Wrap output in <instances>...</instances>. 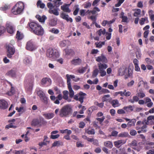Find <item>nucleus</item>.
Instances as JSON below:
<instances>
[{"label": "nucleus", "instance_id": "obj_1", "mask_svg": "<svg viewBox=\"0 0 154 154\" xmlns=\"http://www.w3.org/2000/svg\"><path fill=\"white\" fill-rule=\"evenodd\" d=\"M29 25L32 32L35 35L42 36L44 34V30L40 25L36 23L32 22L29 23Z\"/></svg>", "mask_w": 154, "mask_h": 154}, {"label": "nucleus", "instance_id": "obj_2", "mask_svg": "<svg viewBox=\"0 0 154 154\" xmlns=\"http://www.w3.org/2000/svg\"><path fill=\"white\" fill-rule=\"evenodd\" d=\"M72 113V109L70 106L67 105L63 106L60 110L59 116L61 117H67Z\"/></svg>", "mask_w": 154, "mask_h": 154}, {"label": "nucleus", "instance_id": "obj_3", "mask_svg": "<svg viewBox=\"0 0 154 154\" xmlns=\"http://www.w3.org/2000/svg\"><path fill=\"white\" fill-rule=\"evenodd\" d=\"M24 8L23 3L21 2H19L14 7L12 12L14 14H19L23 11Z\"/></svg>", "mask_w": 154, "mask_h": 154}, {"label": "nucleus", "instance_id": "obj_4", "mask_svg": "<svg viewBox=\"0 0 154 154\" xmlns=\"http://www.w3.org/2000/svg\"><path fill=\"white\" fill-rule=\"evenodd\" d=\"M46 56L48 57L52 58L55 59L59 56V54L56 50H53L52 48L48 49L47 51Z\"/></svg>", "mask_w": 154, "mask_h": 154}, {"label": "nucleus", "instance_id": "obj_5", "mask_svg": "<svg viewBox=\"0 0 154 154\" xmlns=\"http://www.w3.org/2000/svg\"><path fill=\"white\" fill-rule=\"evenodd\" d=\"M98 66L99 73L100 76L103 77L106 75V73L105 70L107 68L108 66L106 63H102L100 62L98 63Z\"/></svg>", "mask_w": 154, "mask_h": 154}, {"label": "nucleus", "instance_id": "obj_6", "mask_svg": "<svg viewBox=\"0 0 154 154\" xmlns=\"http://www.w3.org/2000/svg\"><path fill=\"white\" fill-rule=\"evenodd\" d=\"M86 95L85 93L80 91L79 94L74 96V99L76 100L79 101L82 103H83V99Z\"/></svg>", "mask_w": 154, "mask_h": 154}, {"label": "nucleus", "instance_id": "obj_7", "mask_svg": "<svg viewBox=\"0 0 154 154\" xmlns=\"http://www.w3.org/2000/svg\"><path fill=\"white\" fill-rule=\"evenodd\" d=\"M7 49V56L9 58H11L12 55L15 53V50L11 45H8L6 46Z\"/></svg>", "mask_w": 154, "mask_h": 154}, {"label": "nucleus", "instance_id": "obj_8", "mask_svg": "<svg viewBox=\"0 0 154 154\" xmlns=\"http://www.w3.org/2000/svg\"><path fill=\"white\" fill-rule=\"evenodd\" d=\"M36 45L32 40H30L27 42L26 46L27 50L33 51L36 49Z\"/></svg>", "mask_w": 154, "mask_h": 154}, {"label": "nucleus", "instance_id": "obj_9", "mask_svg": "<svg viewBox=\"0 0 154 154\" xmlns=\"http://www.w3.org/2000/svg\"><path fill=\"white\" fill-rule=\"evenodd\" d=\"M6 27L8 33L11 34L14 33L15 31L14 27L11 23L7 22L6 25Z\"/></svg>", "mask_w": 154, "mask_h": 154}, {"label": "nucleus", "instance_id": "obj_10", "mask_svg": "<svg viewBox=\"0 0 154 154\" xmlns=\"http://www.w3.org/2000/svg\"><path fill=\"white\" fill-rule=\"evenodd\" d=\"M50 98L51 100L54 101V103L55 104H59L60 103L59 100L62 99V96L61 94H59L56 97L54 96L51 95L50 96Z\"/></svg>", "mask_w": 154, "mask_h": 154}, {"label": "nucleus", "instance_id": "obj_11", "mask_svg": "<svg viewBox=\"0 0 154 154\" xmlns=\"http://www.w3.org/2000/svg\"><path fill=\"white\" fill-rule=\"evenodd\" d=\"M60 16L61 18L66 20L68 22H69L70 23H72L73 21L71 17H70L68 14H66L64 12L61 13Z\"/></svg>", "mask_w": 154, "mask_h": 154}, {"label": "nucleus", "instance_id": "obj_12", "mask_svg": "<svg viewBox=\"0 0 154 154\" xmlns=\"http://www.w3.org/2000/svg\"><path fill=\"white\" fill-rule=\"evenodd\" d=\"M96 60L97 61L102 62L103 63H106L107 62V60L106 57L103 55L102 54L100 56L96 57Z\"/></svg>", "mask_w": 154, "mask_h": 154}, {"label": "nucleus", "instance_id": "obj_13", "mask_svg": "<svg viewBox=\"0 0 154 154\" xmlns=\"http://www.w3.org/2000/svg\"><path fill=\"white\" fill-rule=\"evenodd\" d=\"M8 103L7 101L4 99L0 100V109H5L8 107Z\"/></svg>", "mask_w": 154, "mask_h": 154}, {"label": "nucleus", "instance_id": "obj_14", "mask_svg": "<svg viewBox=\"0 0 154 154\" xmlns=\"http://www.w3.org/2000/svg\"><path fill=\"white\" fill-rule=\"evenodd\" d=\"M71 63L74 65H80L82 62L81 59L78 57H75L71 61Z\"/></svg>", "mask_w": 154, "mask_h": 154}, {"label": "nucleus", "instance_id": "obj_15", "mask_svg": "<svg viewBox=\"0 0 154 154\" xmlns=\"http://www.w3.org/2000/svg\"><path fill=\"white\" fill-rule=\"evenodd\" d=\"M126 141L124 140H119L114 142V146L116 147L119 148L120 146L124 144Z\"/></svg>", "mask_w": 154, "mask_h": 154}, {"label": "nucleus", "instance_id": "obj_16", "mask_svg": "<svg viewBox=\"0 0 154 154\" xmlns=\"http://www.w3.org/2000/svg\"><path fill=\"white\" fill-rule=\"evenodd\" d=\"M42 85H46L47 86H49L51 84V80L48 78H44L42 79Z\"/></svg>", "mask_w": 154, "mask_h": 154}, {"label": "nucleus", "instance_id": "obj_17", "mask_svg": "<svg viewBox=\"0 0 154 154\" xmlns=\"http://www.w3.org/2000/svg\"><path fill=\"white\" fill-rule=\"evenodd\" d=\"M66 76L67 79V83L68 87H70L71 86V79H74L75 78V76L74 75H69L66 74Z\"/></svg>", "mask_w": 154, "mask_h": 154}, {"label": "nucleus", "instance_id": "obj_18", "mask_svg": "<svg viewBox=\"0 0 154 154\" xmlns=\"http://www.w3.org/2000/svg\"><path fill=\"white\" fill-rule=\"evenodd\" d=\"M128 145L132 148L135 150H136L137 151H139L140 149H137L135 147H136L137 146V141L135 140H134L132 141V142L128 144Z\"/></svg>", "mask_w": 154, "mask_h": 154}, {"label": "nucleus", "instance_id": "obj_19", "mask_svg": "<svg viewBox=\"0 0 154 154\" xmlns=\"http://www.w3.org/2000/svg\"><path fill=\"white\" fill-rule=\"evenodd\" d=\"M32 62V58L30 57H25L23 60V63L26 65L30 64Z\"/></svg>", "mask_w": 154, "mask_h": 154}, {"label": "nucleus", "instance_id": "obj_20", "mask_svg": "<svg viewBox=\"0 0 154 154\" xmlns=\"http://www.w3.org/2000/svg\"><path fill=\"white\" fill-rule=\"evenodd\" d=\"M35 17L39 22L41 23H44L45 20L47 18L45 15H43L41 17L39 15H37L35 16Z\"/></svg>", "mask_w": 154, "mask_h": 154}, {"label": "nucleus", "instance_id": "obj_21", "mask_svg": "<svg viewBox=\"0 0 154 154\" xmlns=\"http://www.w3.org/2000/svg\"><path fill=\"white\" fill-rule=\"evenodd\" d=\"M61 9L65 12L69 13L71 12V10L69 8V6L67 4L61 6Z\"/></svg>", "mask_w": 154, "mask_h": 154}, {"label": "nucleus", "instance_id": "obj_22", "mask_svg": "<svg viewBox=\"0 0 154 154\" xmlns=\"http://www.w3.org/2000/svg\"><path fill=\"white\" fill-rule=\"evenodd\" d=\"M58 10V9L57 8H55L54 9H51L49 10L48 12L51 14H53L56 16H58L59 15Z\"/></svg>", "mask_w": 154, "mask_h": 154}, {"label": "nucleus", "instance_id": "obj_23", "mask_svg": "<svg viewBox=\"0 0 154 154\" xmlns=\"http://www.w3.org/2000/svg\"><path fill=\"white\" fill-rule=\"evenodd\" d=\"M100 11V9L98 8L95 7L92 10H88L87 12L89 14L91 13L92 14H96L97 12H98Z\"/></svg>", "mask_w": 154, "mask_h": 154}, {"label": "nucleus", "instance_id": "obj_24", "mask_svg": "<svg viewBox=\"0 0 154 154\" xmlns=\"http://www.w3.org/2000/svg\"><path fill=\"white\" fill-rule=\"evenodd\" d=\"M63 96L62 97V98H63L64 99L67 100L68 102H70L71 100L69 99H68V95L69 94V92L67 91H64L63 92Z\"/></svg>", "mask_w": 154, "mask_h": 154}, {"label": "nucleus", "instance_id": "obj_25", "mask_svg": "<svg viewBox=\"0 0 154 154\" xmlns=\"http://www.w3.org/2000/svg\"><path fill=\"white\" fill-rule=\"evenodd\" d=\"M110 103L111 104L112 106L114 107H116L119 106L120 104L117 100H112Z\"/></svg>", "mask_w": 154, "mask_h": 154}, {"label": "nucleus", "instance_id": "obj_26", "mask_svg": "<svg viewBox=\"0 0 154 154\" xmlns=\"http://www.w3.org/2000/svg\"><path fill=\"white\" fill-rule=\"evenodd\" d=\"M136 120L135 119H132L129 121L127 123V127L130 128L132 126H134Z\"/></svg>", "mask_w": 154, "mask_h": 154}, {"label": "nucleus", "instance_id": "obj_27", "mask_svg": "<svg viewBox=\"0 0 154 154\" xmlns=\"http://www.w3.org/2000/svg\"><path fill=\"white\" fill-rule=\"evenodd\" d=\"M16 74V70L15 69H11L7 73V75L12 77H15Z\"/></svg>", "mask_w": 154, "mask_h": 154}, {"label": "nucleus", "instance_id": "obj_28", "mask_svg": "<svg viewBox=\"0 0 154 154\" xmlns=\"http://www.w3.org/2000/svg\"><path fill=\"white\" fill-rule=\"evenodd\" d=\"M145 22L146 23H148L149 22L147 17L142 18L140 20L139 23L141 25H142L144 24Z\"/></svg>", "mask_w": 154, "mask_h": 154}, {"label": "nucleus", "instance_id": "obj_29", "mask_svg": "<svg viewBox=\"0 0 154 154\" xmlns=\"http://www.w3.org/2000/svg\"><path fill=\"white\" fill-rule=\"evenodd\" d=\"M43 116L47 119H50L53 118L54 116L53 113L44 114Z\"/></svg>", "mask_w": 154, "mask_h": 154}, {"label": "nucleus", "instance_id": "obj_30", "mask_svg": "<svg viewBox=\"0 0 154 154\" xmlns=\"http://www.w3.org/2000/svg\"><path fill=\"white\" fill-rule=\"evenodd\" d=\"M104 145L105 146L110 148H112L113 146L112 142L109 141L104 142Z\"/></svg>", "mask_w": 154, "mask_h": 154}, {"label": "nucleus", "instance_id": "obj_31", "mask_svg": "<svg viewBox=\"0 0 154 154\" xmlns=\"http://www.w3.org/2000/svg\"><path fill=\"white\" fill-rule=\"evenodd\" d=\"M139 100V98L137 96H134L133 97L132 99L128 100V102L133 103L135 102H137Z\"/></svg>", "mask_w": 154, "mask_h": 154}, {"label": "nucleus", "instance_id": "obj_32", "mask_svg": "<svg viewBox=\"0 0 154 154\" xmlns=\"http://www.w3.org/2000/svg\"><path fill=\"white\" fill-rule=\"evenodd\" d=\"M126 69V68H125L124 67L119 68V75L120 76H122L124 75Z\"/></svg>", "mask_w": 154, "mask_h": 154}, {"label": "nucleus", "instance_id": "obj_33", "mask_svg": "<svg viewBox=\"0 0 154 154\" xmlns=\"http://www.w3.org/2000/svg\"><path fill=\"white\" fill-rule=\"evenodd\" d=\"M23 37V34L19 31H17L16 34V38L18 40H21Z\"/></svg>", "mask_w": 154, "mask_h": 154}, {"label": "nucleus", "instance_id": "obj_34", "mask_svg": "<svg viewBox=\"0 0 154 154\" xmlns=\"http://www.w3.org/2000/svg\"><path fill=\"white\" fill-rule=\"evenodd\" d=\"M96 33L99 36H101L102 35H104L106 33V30L105 29H100L99 30L97 31V32Z\"/></svg>", "mask_w": 154, "mask_h": 154}, {"label": "nucleus", "instance_id": "obj_35", "mask_svg": "<svg viewBox=\"0 0 154 154\" xmlns=\"http://www.w3.org/2000/svg\"><path fill=\"white\" fill-rule=\"evenodd\" d=\"M123 109L126 110L127 112H130V111H132L133 110L132 106L131 105L127 106H125L123 108Z\"/></svg>", "mask_w": 154, "mask_h": 154}, {"label": "nucleus", "instance_id": "obj_36", "mask_svg": "<svg viewBox=\"0 0 154 154\" xmlns=\"http://www.w3.org/2000/svg\"><path fill=\"white\" fill-rule=\"evenodd\" d=\"M69 91V96L70 98H72L73 97H74V92L72 90V86L68 87Z\"/></svg>", "mask_w": 154, "mask_h": 154}, {"label": "nucleus", "instance_id": "obj_37", "mask_svg": "<svg viewBox=\"0 0 154 154\" xmlns=\"http://www.w3.org/2000/svg\"><path fill=\"white\" fill-rule=\"evenodd\" d=\"M37 5L38 7H39L41 8H43L45 6V4L40 0H38V1L37 3Z\"/></svg>", "mask_w": 154, "mask_h": 154}, {"label": "nucleus", "instance_id": "obj_38", "mask_svg": "<svg viewBox=\"0 0 154 154\" xmlns=\"http://www.w3.org/2000/svg\"><path fill=\"white\" fill-rule=\"evenodd\" d=\"M32 125L34 126L38 125H39V126L41 125V124H40L39 121L38 119H34L33 120L32 123Z\"/></svg>", "mask_w": 154, "mask_h": 154}, {"label": "nucleus", "instance_id": "obj_39", "mask_svg": "<svg viewBox=\"0 0 154 154\" xmlns=\"http://www.w3.org/2000/svg\"><path fill=\"white\" fill-rule=\"evenodd\" d=\"M61 1V0H56V1H54L53 2L54 3V6L56 7H57L62 4L63 2Z\"/></svg>", "mask_w": 154, "mask_h": 154}, {"label": "nucleus", "instance_id": "obj_40", "mask_svg": "<svg viewBox=\"0 0 154 154\" xmlns=\"http://www.w3.org/2000/svg\"><path fill=\"white\" fill-rule=\"evenodd\" d=\"M88 134H94L95 133V130L94 129H88L86 131Z\"/></svg>", "mask_w": 154, "mask_h": 154}, {"label": "nucleus", "instance_id": "obj_41", "mask_svg": "<svg viewBox=\"0 0 154 154\" xmlns=\"http://www.w3.org/2000/svg\"><path fill=\"white\" fill-rule=\"evenodd\" d=\"M135 11L134 14V16L135 17H137L138 15L141 14V10L139 9H135Z\"/></svg>", "mask_w": 154, "mask_h": 154}, {"label": "nucleus", "instance_id": "obj_42", "mask_svg": "<svg viewBox=\"0 0 154 154\" xmlns=\"http://www.w3.org/2000/svg\"><path fill=\"white\" fill-rule=\"evenodd\" d=\"M95 44L96 45V47L100 48H101L102 46L105 44V42L95 43Z\"/></svg>", "mask_w": 154, "mask_h": 154}, {"label": "nucleus", "instance_id": "obj_43", "mask_svg": "<svg viewBox=\"0 0 154 154\" xmlns=\"http://www.w3.org/2000/svg\"><path fill=\"white\" fill-rule=\"evenodd\" d=\"M40 99L45 104H47L48 103V98L45 95L41 98Z\"/></svg>", "mask_w": 154, "mask_h": 154}, {"label": "nucleus", "instance_id": "obj_44", "mask_svg": "<svg viewBox=\"0 0 154 154\" xmlns=\"http://www.w3.org/2000/svg\"><path fill=\"white\" fill-rule=\"evenodd\" d=\"M37 94L39 96L40 98L45 95V93L41 90L38 91L37 92Z\"/></svg>", "mask_w": 154, "mask_h": 154}, {"label": "nucleus", "instance_id": "obj_45", "mask_svg": "<svg viewBox=\"0 0 154 154\" xmlns=\"http://www.w3.org/2000/svg\"><path fill=\"white\" fill-rule=\"evenodd\" d=\"M67 41L63 40L61 41L60 43V45L61 47H64L66 45Z\"/></svg>", "mask_w": 154, "mask_h": 154}, {"label": "nucleus", "instance_id": "obj_46", "mask_svg": "<svg viewBox=\"0 0 154 154\" xmlns=\"http://www.w3.org/2000/svg\"><path fill=\"white\" fill-rule=\"evenodd\" d=\"M65 51L66 54L67 55H69L73 52V51L72 49L67 48H66L65 50Z\"/></svg>", "mask_w": 154, "mask_h": 154}, {"label": "nucleus", "instance_id": "obj_47", "mask_svg": "<svg viewBox=\"0 0 154 154\" xmlns=\"http://www.w3.org/2000/svg\"><path fill=\"white\" fill-rule=\"evenodd\" d=\"M137 95L138 97H140V98L141 99L143 98L145 96V94L142 91H140L138 93Z\"/></svg>", "mask_w": 154, "mask_h": 154}, {"label": "nucleus", "instance_id": "obj_48", "mask_svg": "<svg viewBox=\"0 0 154 154\" xmlns=\"http://www.w3.org/2000/svg\"><path fill=\"white\" fill-rule=\"evenodd\" d=\"M33 81H32L30 83L29 85V86H26V88L29 91L31 90L32 89L33 87Z\"/></svg>", "mask_w": 154, "mask_h": 154}, {"label": "nucleus", "instance_id": "obj_49", "mask_svg": "<svg viewBox=\"0 0 154 154\" xmlns=\"http://www.w3.org/2000/svg\"><path fill=\"white\" fill-rule=\"evenodd\" d=\"M120 17L122 19V22L125 23H128V18L127 17L125 16H122Z\"/></svg>", "mask_w": 154, "mask_h": 154}, {"label": "nucleus", "instance_id": "obj_50", "mask_svg": "<svg viewBox=\"0 0 154 154\" xmlns=\"http://www.w3.org/2000/svg\"><path fill=\"white\" fill-rule=\"evenodd\" d=\"M62 143L60 141H56L52 144L53 146H59Z\"/></svg>", "mask_w": 154, "mask_h": 154}, {"label": "nucleus", "instance_id": "obj_51", "mask_svg": "<svg viewBox=\"0 0 154 154\" xmlns=\"http://www.w3.org/2000/svg\"><path fill=\"white\" fill-rule=\"evenodd\" d=\"M16 128V126L13 125L12 123H11L5 126V128L8 129L9 128Z\"/></svg>", "mask_w": 154, "mask_h": 154}, {"label": "nucleus", "instance_id": "obj_52", "mask_svg": "<svg viewBox=\"0 0 154 154\" xmlns=\"http://www.w3.org/2000/svg\"><path fill=\"white\" fill-rule=\"evenodd\" d=\"M87 69L86 67H82L79 69L78 70V72L80 73H84Z\"/></svg>", "mask_w": 154, "mask_h": 154}, {"label": "nucleus", "instance_id": "obj_53", "mask_svg": "<svg viewBox=\"0 0 154 154\" xmlns=\"http://www.w3.org/2000/svg\"><path fill=\"white\" fill-rule=\"evenodd\" d=\"M5 31V29L3 26H0V36L4 33Z\"/></svg>", "mask_w": 154, "mask_h": 154}, {"label": "nucleus", "instance_id": "obj_54", "mask_svg": "<svg viewBox=\"0 0 154 154\" xmlns=\"http://www.w3.org/2000/svg\"><path fill=\"white\" fill-rule=\"evenodd\" d=\"M128 134L126 132H123L119 134V136L121 137H126L128 136Z\"/></svg>", "mask_w": 154, "mask_h": 154}, {"label": "nucleus", "instance_id": "obj_55", "mask_svg": "<svg viewBox=\"0 0 154 154\" xmlns=\"http://www.w3.org/2000/svg\"><path fill=\"white\" fill-rule=\"evenodd\" d=\"M60 136V135L59 134H51L50 136V138L53 139H54L58 138Z\"/></svg>", "mask_w": 154, "mask_h": 154}, {"label": "nucleus", "instance_id": "obj_56", "mask_svg": "<svg viewBox=\"0 0 154 154\" xmlns=\"http://www.w3.org/2000/svg\"><path fill=\"white\" fill-rule=\"evenodd\" d=\"M47 6L48 8L49 9H53L54 8V6H55L51 2L48 3L47 4Z\"/></svg>", "mask_w": 154, "mask_h": 154}, {"label": "nucleus", "instance_id": "obj_57", "mask_svg": "<svg viewBox=\"0 0 154 154\" xmlns=\"http://www.w3.org/2000/svg\"><path fill=\"white\" fill-rule=\"evenodd\" d=\"M124 1L125 0H119L118 3L115 5V6L116 7H119L120 6L121 4H122Z\"/></svg>", "mask_w": 154, "mask_h": 154}, {"label": "nucleus", "instance_id": "obj_58", "mask_svg": "<svg viewBox=\"0 0 154 154\" xmlns=\"http://www.w3.org/2000/svg\"><path fill=\"white\" fill-rule=\"evenodd\" d=\"M98 72H99V71L97 69H95L93 71L92 76L94 77H96L97 75L98 74Z\"/></svg>", "mask_w": 154, "mask_h": 154}, {"label": "nucleus", "instance_id": "obj_59", "mask_svg": "<svg viewBox=\"0 0 154 154\" xmlns=\"http://www.w3.org/2000/svg\"><path fill=\"white\" fill-rule=\"evenodd\" d=\"M51 32L55 34H57L59 32V30L57 29H55V28H53L51 31Z\"/></svg>", "mask_w": 154, "mask_h": 154}, {"label": "nucleus", "instance_id": "obj_60", "mask_svg": "<svg viewBox=\"0 0 154 154\" xmlns=\"http://www.w3.org/2000/svg\"><path fill=\"white\" fill-rule=\"evenodd\" d=\"M15 93L14 88L12 87H11V91L10 92L8 93V94L9 95H11L14 94Z\"/></svg>", "mask_w": 154, "mask_h": 154}, {"label": "nucleus", "instance_id": "obj_61", "mask_svg": "<svg viewBox=\"0 0 154 154\" xmlns=\"http://www.w3.org/2000/svg\"><path fill=\"white\" fill-rule=\"evenodd\" d=\"M84 8H87L91 7V4L90 2H86L84 4Z\"/></svg>", "mask_w": 154, "mask_h": 154}, {"label": "nucleus", "instance_id": "obj_62", "mask_svg": "<svg viewBox=\"0 0 154 154\" xmlns=\"http://www.w3.org/2000/svg\"><path fill=\"white\" fill-rule=\"evenodd\" d=\"M49 23L52 26H54L57 24V21L54 20H52L50 21Z\"/></svg>", "mask_w": 154, "mask_h": 154}, {"label": "nucleus", "instance_id": "obj_63", "mask_svg": "<svg viewBox=\"0 0 154 154\" xmlns=\"http://www.w3.org/2000/svg\"><path fill=\"white\" fill-rule=\"evenodd\" d=\"M130 134L132 136H135L137 134V131L134 130H131L130 131Z\"/></svg>", "mask_w": 154, "mask_h": 154}, {"label": "nucleus", "instance_id": "obj_64", "mask_svg": "<svg viewBox=\"0 0 154 154\" xmlns=\"http://www.w3.org/2000/svg\"><path fill=\"white\" fill-rule=\"evenodd\" d=\"M105 119L104 116H103L101 118H97L96 119L100 122V123L101 124L104 121Z\"/></svg>", "mask_w": 154, "mask_h": 154}]
</instances>
